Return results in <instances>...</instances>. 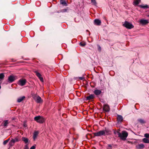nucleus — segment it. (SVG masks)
<instances>
[{"label":"nucleus","mask_w":149,"mask_h":149,"mask_svg":"<svg viewBox=\"0 0 149 149\" xmlns=\"http://www.w3.org/2000/svg\"><path fill=\"white\" fill-rule=\"evenodd\" d=\"M110 131L108 129H105L104 130H100L98 132L94 133V135L96 136H105L108 135Z\"/></svg>","instance_id":"f257e3e1"},{"label":"nucleus","mask_w":149,"mask_h":149,"mask_svg":"<svg viewBox=\"0 0 149 149\" xmlns=\"http://www.w3.org/2000/svg\"><path fill=\"white\" fill-rule=\"evenodd\" d=\"M118 136L123 140H125L128 136V133L125 131H123L122 133L117 132Z\"/></svg>","instance_id":"f03ea898"},{"label":"nucleus","mask_w":149,"mask_h":149,"mask_svg":"<svg viewBox=\"0 0 149 149\" xmlns=\"http://www.w3.org/2000/svg\"><path fill=\"white\" fill-rule=\"evenodd\" d=\"M124 26L126 28L130 29L134 28V26L131 23L127 21H125L124 23L123 24Z\"/></svg>","instance_id":"7ed1b4c3"},{"label":"nucleus","mask_w":149,"mask_h":149,"mask_svg":"<svg viewBox=\"0 0 149 149\" xmlns=\"http://www.w3.org/2000/svg\"><path fill=\"white\" fill-rule=\"evenodd\" d=\"M17 79V77L13 75H10L8 77V81L9 83H11Z\"/></svg>","instance_id":"20e7f679"},{"label":"nucleus","mask_w":149,"mask_h":149,"mask_svg":"<svg viewBox=\"0 0 149 149\" xmlns=\"http://www.w3.org/2000/svg\"><path fill=\"white\" fill-rule=\"evenodd\" d=\"M103 110L106 112H109L110 111V108L109 106L107 104H105L103 105Z\"/></svg>","instance_id":"39448f33"},{"label":"nucleus","mask_w":149,"mask_h":149,"mask_svg":"<svg viewBox=\"0 0 149 149\" xmlns=\"http://www.w3.org/2000/svg\"><path fill=\"white\" fill-rule=\"evenodd\" d=\"M26 82V80L25 79H20L18 82V84L21 86H23L25 85Z\"/></svg>","instance_id":"423d86ee"},{"label":"nucleus","mask_w":149,"mask_h":149,"mask_svg":"<svg viewBox=\"0 0 149 149\" xmlns=\"http://www.w3.org/2000/svg\"><path fill=\"white\" fill-rule=\"evenodd\" d=\"M19 141V139L17 138H16L15 139H12L10 142V144L11 146H13L15 142H18Z\"/></svg>","instance_id":"0eeeda50"},{"label":"nucleus","mask_w":149,"mask_h":149,"mask_svg":"<svg viewBox=\"0 0 149 149\" xmlns=\"http://www.w3.org/2000/svg\"><path fill=\"white\" fill-rule=\"evenodd\" d=\"M139 22L142 25H145L149 23L148 20L142 19L140 20Z\"/></svg>","instance_id":"6e6552de"},{"label":"nucleus","mask_w":149,"mask_h":149,"mask_svg":"<svg viewBox=\"0 0 149 149\" xmlns=\"http://www.w3.org/2000/svg\"><path fill=\"white\" fill-rule=\"evenodd\" d=\"M38 78L39 79L40 81L43 83L44 81V76L42 75L40 73L38 72Z\"/></svg>","instance_id":"1a4fd4ad"},{"label":"nucleus","mask_w":149,"mask_h":149,"mask_svg":"<svg viewBox=\"0 0 149 149\" xmlns=\"http://www.w3.org/2000/svg\"><path fill=\"white\" fill-rule=\"evenodd\" d=\"M44 119L42 117L38 116V123H42L44 121Z\"/></svg>","instance_id":"9d476101"},{"label":"nucleus","mask_w":149,"mask_h":149,"mask_svg":"<svg viewBox=\"0 0 149 149\" xmlns=\"http://www.w3.org/2000/svg\"><path fill=\"white\" fill-rule=\"evenodd\" d=\"M94 23L96 25H100L101 24V21L100 20L96 19L94 20Z\"/></svg>","instance_id":"9b49d317"},{"label":"nucleus","mask_w":149,"mask_h":149,"mask_svg":"<svg viewBox=\"0 0 149 149\" xmlns=\"http://www.w3.org/2000/svg\"><path fill=\"white\" fill-rule=\"evenodd\" d=\"M123 120V117L121 115H118L117 116V120L118 122V123H121Z\"/></svg>","instance_id":"f8f14e48"},{"label":"nucleus","mask_w":149,"mask_h":149,"mask_svg":"<svg viewBox=\"0 0 149 149\" xmlns=\"http://www.w3.org/2000/svg\"><path fill=\"white\" fill-rule=\"evenodd\" d=\"M94 93L96 95H100L101 93V91L99 90H95L94 91Z\"/></svg>","instance_id":"ddd939ff"},{"label":"nucleus","mask_w":149,"mask_h":149,"mask_svg":"<svg viewBox=\"0 0 149 149\" xmlns=\"http://www.w3.org/2000/svg\"><path fill=\"white\" fill-rule=\"evenodd\" d=\"M22 140L25 143L28 144V143H29V140L28 138L25 137H23L22 138Z\"/></svg>","instance_id":"4468645a"},{"label":"nucleus","mask_w":149,"mask_h":149,"mask_svg":"<svg viewBox=\"0 0 149 149\" xmlns=\"http://www.w3.org/2000/svg\"><path fill=\"white\" fill-rule=\"evenodd\" d=\"M139 6L141 8H142L143 9H146L149 7V6L148 5L146 4L145 5H139Z\"/></svg>","instance_id":"2eb2a0df"},{"label":"nucleus","mask_w":149,"mask_h":149,"mask_svg":"<svg viewBox=\"0 0 149 149\" xmlns=\"http://www.w3.org/2000/svg\"><path fill=\"white\" fill-rule=\"evenodd\" d=\"M43 102V100L41 97L39 96H38V104H41Z\"/></svg>","instance_id":"dca6fc26"},{"label":"nucleus","mask_w":149,"mask_h":149,"mask_svg":"<svg viewBox=\"0 0 149 149\" xmlns=\"http://www.w3.org/2000/svg\"><path fill=\"white\" fill-rule=\"evenodd\" d=\"M94 97V95H93L91 94L87 96L86 97V100H90L93 99Z\"/></svg>","instance_id":"f3484780"},{"label":"nucleus","mask_w":149,"mask_h":149,"mask_svg":"<svg viewBox=\"0 0 149 149\" xmlns=\"http://www.w3.org/2000/svg\"><path fill=\"white\" fill-rule=\"evenodd\" d=\"M25 98L24 96L20 97L17 100V102H21Z\"/></svg>","instance_id":"a211bd4d"},{"label":"nucleus","mask_w":149,"mask_h":149,"mask_svg":"<svg viewBox=\"0 0 149 149\" xmlns=\"http://www.w3.org/2000/svg\"><path fill=\"white\" fill-rule=\"evenodd\" d=\"M144 147V145L143 144L141 143L139 144L138 145V146L137 147V148H138L141 149V148H143Z\"/></svg>","instance_id":"6ab92c4d"},{"label":"nucleus","mask_w":149,"mask_h":149,"mask_svg":"<svg viewBox=\"0 0 149 149\" xmlns=\"http://www.w3.org/2000/svg\"><path fill=\"white\" fill-rule=\"evenodd\" d=\"M32 97L33 98L35 99L36 102H37V97L36 96V94H34V93H31Z\"/></svg>","instance_id":"aec40b11"},{"label":"nucleus","mask_w":149,"mask_h":149,"mask_svg":"<svg viewBox=\"0 0 149 149\" xmlns=\"http://www.w3.org/2000/svg\"><path fill=\"white\" fill-rule=\"evenodd\" d=\"M143 142L145 143H149V139L146 138H144L143 139Z\"/></svg>","instance_id":"412c9836"},{"label":"nucleus","mask_w":149,"mask_h":149,"mask_svg":"<svg viewBox=\"0 0 149 149\" xmlns=\"http://www.w3.org/2000/svg\"><path fill=\"white\" fill-rule=\"evenodd\" d=\"M60 2L61 4L64 5L66 6L67 5L65 0H61Z\"/></svg>","instance_id":"4be33fe9"},{"label":"nucleus","mask_w":149,"mask_h":149,"mask_svg":"<svg viewBox=\"0 0 149 149\" xmlns=\"http://www.w3.org/2000/svg\"><path fill=\"white\" fill-rule=\"evenodd\" d=\"M37 132L36 131L34 132L33 134V139L34 140H35V139H36L37 137Z\"/></svg>","instance_id":"5701e85b"},{"label":"nucleus","mask_w":149,"mask_h":149,"mask_svg":"<svg viewBox=\"0 0 149 149\" xmlns=\"http://www.w3.org/2000/svg\"><path fill=\"white\" fill-rule=\"evenodd\" d=\"M91 1L92 5L95 6H97V3L95 0H91Z\"/></svg>","instance_id":"b1692460"},{"label":"nucleus","mask_w":149,"mask_h":149,"mask_svg":"<svg viewBox=\"0 0 149 149\" xmlns=\"http://www.w3.org/2000/svg\"><path fill=\"white\" fill-rule=\"evenodd\" d=\"M141 1V0H136L134 2V5H137Z\"/></svg>","instance_id":"393cba45"},{"label":"nucleus","mask_w":149,"mask_h":149,"mask_svg":"<svg viewBox=\"0 0 149 149\" xmlns=\"http://www.w3.org/2000/svg\"><path fill=\"white\" fill-rule=\"evenodd\" d=\"M138 121L141 124H144L145 123V121L143 119H138Z\"/></svg>","instance_id":"a878e982"},{"label":"nucleus","mask_w":149,"mask_h":149,"mask_svg":"<svg viewBox=\"0 0 149 149\" xmlns=\"http://www.w3.org/2000/svg\"><path fill=\"white\" fill-rule=\"evenodd\" d=\"M9 123L8 120H6L4 121V126L6 127L7 126V125Z\"/></svg>","instance_id":"bb28decb"},{"label":"nucleus","mask_w":149,"mask_h":149,"mask_svg":"<svg viewBox=\"0 0 149 149\" xmlns=\"http://www.w3.org/2000/svg\"><path fill=\"white\" fill-rule=\"evenodd\" d=\"M4 77V75L3 73L0 74V79L1 80L3 79Z\"/></svg>","instance_id":"cd10ccee"},{"label":"nucleus","mask_w":149,"mask_h":149,"mask_svg":"<svg viewBox=\"0 0 149 149\" xmlns=\"http://www.w3.org/2000/svg\"><path fill=\"white\" fill-rule=\"evenodd\" d=\"M9 140H10V138L8 139H7L6 140L4 141L3 142V145H6L8 142L9 141Z\"/></svg>","instance_id":"c85d7f7f"},{"label":"nucleus","mask_w":149,"mask_h":149,"mask_svg":"<svg viewBox=\"0 0 149 149\" xmlns=\"http://www.w3.org/2000/svg\"><path fill=\"white\" fill-rule=\"evenodd\" d=\"M79 45L80 46L84 47L86 45V43L85 42L82 43L81 42L80 43Z\"/></svg>","instance_id":"c756f323"},{"label":"nucleus","mask_w":149,"mask_h":149,"mask_svg":"<svg viewBox=\"0 0 149 149\" xmlns=\"http://www.w3.org/2000/svg\"><path fill=\"white\" fill-rule=\"evenodd\" d=\"M144 136L146 137V138H148L149 137V134L148 133H146L144 134Z\"/></svg>","instance_id":"7c9ffc66"},{"label":"nucleus","mask_w":149,"mask_h":149,"mask_svg":"<svg viewBox=\"0 0 149 149\" xmlns=\"http://www.w3.org/2000/svg\"><path fill=\"white\" fill-rule=\"evenodd\" d=\"M107 149H112V146L111 144H109L108 145L107 148Z\"/></svg>","instance_id":"2f4dec72"},{"label":"nucleus","mask_w":149,"mask_h":149,"mask_svg":"<svg viewBox=\"0 0 149 149\" xmlns=\"http://www.w3.org/2000/svg\"><path fill=\"white\" fill-rule=\"evenodd\" d=\"M24 149H29L28 144H26L24 146Z\"/></svg>","instance_id":"473e14b6"},{"label":"nucleus","mask_w":149,"mask_h":149,"mask_svg":"<svg viewBox=\"0 0 149 149\" xmlns=\"http://www.w3.org/2000/svg\"><path fill=\"white\" fill-rule=\"evenodd\" d=\"M97 49H98V50L100 52L101 50V47H100V46L99 45H97Z\"/></svg>","instance_id":"72a5a7b5"},{"label":"nucleus","mask_w":149,"mask_h":149,"mask_svg":"<svg viewBox=\"0 0 149 149\" xmlns=\"http://www.w3.org/2000/svg\"><path fill=\"white\" fill-rule=\"evenodd\" d=\"M78 79L80 80H82L84 79V77L83 76L81 77H78Z\"/></svg>","instance_id":"f704fd0d"},{"label":"nucleus","mask_w":149,"mask_h":149,"mask_svg":"<svg viewBox=\"0 0 149 149\" xmlns=\"http://www.w3.org/2000/svg\"><path fill=\"white\" fill-rule=\"evenodd\" d=\"M36 146H32L30 148V149H35Z\"/></svg>","instance_id":"c9c22d12"},{"label":"nucleus","mask_w":149,"mask_h":149,"mask_svg":"<svg viewBox=\"0 0 149 149\" xmlns=\"http://www.w3.org/2000/svg\"><path fill=\"white\" fill-rule=\"evenodd\" d=\"M34 119L37 122V116H36L35 117Z\"/></svg>","instance_id":"e433bc0d"},{"label":"nucleus","mask_w":149,"mask_h":149,"mask_svg":"<svg viewBox=\"0 0 149 149\" xmlns=\"http://www.w3.org/2000/svg\"><path fill=\"white\" fill-rule=\"evenodd\" d=\"M24 126L25 127H26L27 126V125L26 123L24 124Z\"/></svg>","instance_id":"4c0bfd02"},{"label":"nucleus","mask_w":149,"mask_h":149,"mask_svg":"<svg viewBox=\"0 0 149 149\" xmlns=\"http://www.w3.org/2000/svg\"><path fill=\"white\" fill-rule=\"evenodd\" d=\"M63 10L64 11V12H66L67 10L66 9H65Z\"/></svg>","instance_id":"58836bf2"},{"label":"nucleus","mask_w":149,"mask_h":149,"mask_svg":"<svg viewBox=\"0 0 149 149\" xmlns=\"http://www.w3.org/2000/svg\"><path fill=\"white\" fill-rule=\"evenodd\" d=\"M36 74L37 76V72L36 71Z\"/></svg>","instance_id":"ea45409f"},{"label":"nucleus","mask_w":149,"mask_h":149,"mask_svg":"<svg viewBox=\"0 0 149 149\" xmlns=\"http://www.w3.org/2000/svg\"><path fill=\"white\" fill-rule=\"evenodd\" d=\"M147 17H149V15H147Z\"/></svg>","instance_id":"a19ab883"},{"label":"nucleus","mask_w":149,"mask_h":149,"mask_svg":"<svg viewBox=\"0 0 149 149\" xmlns=\"http://www.w3.org/2000/svg\"><path fill=\"white\" fill-rule=\"evenodd\" d=\"M1 86L0 85V89H1Z\"/></svg>","instance_id":"79ce46f5"},{"label":"nucleus","mask_w":149,"mask_h":149,"mask_svg":"<svg viewBox=\"0 0 149 149\" xmlns=\"http://www.w3.org/2000/svg\"><path fill=\"white\" fill-rule=\"evenodd\" d=\"M114 133L116 134V132H114Z\"/></svg>","instance_id":"37998d69"}]
</instances>
